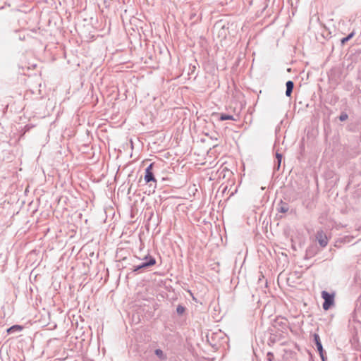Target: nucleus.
<instances>
[{
  "label": "nucleus",
  "instance_id": "obj_12",
  "mask_svg": "<svg viewBox=\"0 0 361 361\" xmlns=\"http://www.w3.org/2000/svg\"><path fill=\"white\" fill-rule=\"evenodd\" d=\"M185 311V307L181 305H178L176 307V312L178 314L181 315Z\"/></svg>",
  "mask_w": 361,
  "mask_h": 361
},
{
  "label": "nucleus",
  "instance_id": "obj_6",
  "mask_svg": "<svg viewBox=\"0 0 361 361\" xmlns=\"http://www.w3.org/2000/svg\"><path fill=\"white\" fill-rule=\"evenodd\" d=\"M286 95L287 97H290L291 94L293 92V90L294 87V83L292 80H288L286 83Z\"/></svg>",
  "mask_w": 361,
  "mask_h": 361
},
{
  "label": "nucleus",
  "instance_id": "obj_7",
  "mask_svg": "<svg viewBox=\"0 0 361 361\" xmlns=\"http://www.w3.org/2000/svg\"><path fill=\"white\" fill-rule=\"evenodd\" d=\"M289 206L287 203L281 201L280 204L278 206L277 210L281 213H286L288 211Z\"/></svg>",
  "mask_w": 361,
  "mask_h": 361
},
{
  "label": "nucleus",
  "instance_id": "obj_17",
  "mask_svg": "<svg viewBox=\"0 0 361 361\" xmlns=\"http://www.w3.org/2000/svg\"><path fill=\"white\" fill-rule=\"evenodd\" d=\"M267 357H268V360L269 361H271L272 358L274 357V355H273L272 353L269 352V353H267Z\"/></svg>",
  "mask_w": 361,
  "mask_h": 361
},
{
  "label": "nucleus",
  "instance_id": "obj_8",
  "mask_svg": "<svg viewBox=\"0 0 361 361\" xmlns=\"http://www.w3.org/2000/svg\"><path fill=\"white\" fill-rule=\"evenodd\" d=\"M154 354L161 360H165L167 358V356L166 354L164 353L163 350L161 349H156L154 350Z\"/></svg>",
  "mask_w": 361,
  "mask_h": 361
},
{
  "label": "nucleus",
  "instance_id": "obj_13",
  "mask_svg": "<svg viewBox=\"0 0 361 361\" xmlns=\"http://www.w3.org/2000/svg\"><path fill=\"white\" fill-rule=\"evenodd\" d=\"M348 114L345 112H343L341 114L338 118L341 121H345L348 119Z\"/></svg>",
  "mask_w": 361,
  "mask_h": 361
},
{
  "label": "nucleus",
  "instance_id": "obj_3",
  "mask_svg": "<svg viewBox=\"0 0 361 361\" xmlns=\"http://www.w3.org/2000/svg\"><path fill=\"white\" fill-rule=\"evenodd\" d=\"M156 264V259L154 257H149L147 262H142L137 266H134L133 269V272H137L142 269H147L152 267Z\"/></svg>",
  "mask_w": 361,
  "mask_h": 361
},
{
  "label": "nucleus",
  "instance_id": "obj_14",
  "mask_svg": "<svg viewBox=\"0 0 361 361\" xmlns=\"http://www.w3.org/2000/svg\"><path fill=\"white\" fill-rule=\"evenodd\" d=\"M276 158L277 162H279V164H281V160H282V154L276 152Z\"/></svg>",
  "mask_w": 361,
  "mask_h": 361
},
{
  "label": "nucleus",
  "instance_id": "obj_2",
  "mask_svg": "<svg viewBox=\"0 0 361 361\" xmlns=\"http://www.w3.org/2000/svg\"><path fill=\"white\" fill-rule=\"evenodd\" d=\"M322 298L324 300L322 307L324 310H328L334 305V295L323 290L322 292Z\"/></svg>",
  "mask_w": 361,
  "mask_h": 361
},
{
  "label": "nucleus",
  "instance_id": "obj_4",
  "mask_svg": "<svg viewBox=\"0 0 361 361\" xmlns=\"http://www.w3.org/2000/svg\"><path fill=\"white\" fill-rule=\"evenodd\" d=\"M316 239L318 241L319 244L322 247H324L328 244V238L326 235V233L320 230L317 232L316 234Z\"/></svg>",
  "mask_w": 361,
  "mask_h": 361
},
{
  "label": "nucleus",
  "instance_id": "obj_16",
  "mask_svg": "<svg viewBox=\"0 0 361 361\" xmlns=\"http://www.w3.org/2000/svg\"><path fill=\"white\" fill-rule=\"evenodd\" d=\"M149 257H152V256H151L150 255H145V256L142 259V262H147Z\"/></svg>",
  "mask_w": 361,
  "mask_h": 361
},
{
  "label": "nucleus",
  "instance_id": "obj_11",
  "mask_svg": "<svg viewBox=\"0 0 361 361\" xmlns=\"http://www.w3.org/2000/svg\"><path fill=\"white\" fill-rule=\"evenodd\" d=\"M220 121H226V120H235L233 118V116L232 115H228V114H221V116H220Z\"/></svg>",
  "mask_w": 361,
  "mask_h": 361
},
{
  "label": "nucleus",
  "instance_id": "obj_5",
  "mask_svg": "<svg viewBox=\"0 0 361 361\" xmlns=\"http://www.w3.org/2000/svg\"><path fill=\"white\" fill-rule=\"evenodd\" d=\"M313 339H314V343L317 347V349L318 350V352H322L324 350L323 348V346H322V342H321V340H320V337L319 336V334H313Z\"/></svg>",
  "mask_w": 361,
  "mask_h": 361
},
{
  "label": "nucleus",
  "instance_id": "obj_18",
  "mask_svg": "<svg viewBox=\"0 0 361 361\" xmlns=\"http://www.w3.org/2000/svg\"><path fill=\"white\" fill-rule=\"evenodd\" d=\"M280 166H281V164H279V162H277V164H275V166H274V170H277V171L279 170Z\"/></svg>",
  "mask_w": 361,
  "mask_h": 361
},
{
  "label": "nucleus",
  "instance_id": "obj_15",
  "mask_svg": "<svg viewBox=\"0 0 361 361\" xmlns=\"http://www.w3.org/2000/svg\"><path fill=\"white\" fill-rule=\"evenodd\" d=\"M319 355H320V357L322 359V361H326V357L324 355V350L322 351V352H319Z\"/></svg>",
  "mask_w": 361,
  "mask_h": 361
},
{
  "label": "nucleus",
  "instance_id": "obj_10",
  "mask_svg": "<svg viewBox=\"0 0 361 361\" xmlns=\"http://www.w3.org/2000/svg\"><path fill=\"white\" fill-rule=\"evenodd\" d=\"M355 35V33L354 32H350V34H348L346 37L342 38L341 39V42L342 44H345L347 42H348L351 38L353 37V36Z\"/></svg>",
  "mask_w": 361,
  "mask_h": 361
},
{
  "label": "nucleus",
  "instance_id": "obj_9",
  "mask_svg": "<svg viewBox=\"0 0 361 361\" xmlns=\"http://www.w3.org/2000/svg\"><path fill=\"white\" fill-rule=\"evenodd\" d=\"M23 329V327L20 325H13L8 329L7 332L8 334H12L16 331H20Z\"/></svg>",
  "mask_w": 361,
  "mask_h": 361
},
{
  "label": "nucleus",
  "instance_id": "obj_1",
  "mask_svg": "<svg viewBox=\"0 0 361 361\" xmlns=\"http://www.w3.org/2000/svg\"><path fill=\"white\" fill-rule=\"evenodd\" d=\"M154 166V163H151L145 169V181L146 183H153L149 184V188H152L153 191H154V189L157 188V179L155 178V176L153 173V167Z\"/></svg>",
  "mask_w": 361,
  "mask_h": 361
}]
</instances>
